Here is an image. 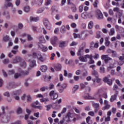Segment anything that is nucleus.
Here are the masks:
<instances>
[{
	"mask_svg": "<svg viewBox=\"0 0 124 124\" xmlns=\"http://www.w3.org/2000/svg\"><path fill=\"white\" fill-rule=\"evenodd\" d=\"M49 95L50 97V98L53 100H55V99H57V98L59 97L58 93H57L54 90H52L49 92Z\"/></svg>",
	"mask_w": 124,
	"mask_h": 124,
	"instance_id": "obj_1",
	"label": "nucleus"
},
{
	"mask_svg": "<svg viewBox=\"0 0 124 124\" xmlns=\"http://www.w3.org/2000/svg\"><path fill=\"white\" fill-rule=\"evenodd\" d=\"M33 57L34 58V59H38V60H39L42 62H44V59H43V57H42V55L40 53H36L35 52L33 53Z\"/></svg>",
	"mask_w": 124,
	"mask_h": 124,
	"instance_id": "obj_2",
	"label": "nucleus"
},
{
	"mask_svg": "<svg viewBox=\"0 0 124 124\" xmlns=\"http://www.w3.org/2000/svg\"><path fill=\"white\" fill-rule=\"evenodd\" d=\"M96 15L98 20H102V19H103V14H102L101 11H100L99 9L96 10Z\"/></svg>",
	"mask_w": 124,
	"mask_h": 124,
	"instance_id": "obj_3",
	"label": "nucleus"
},
{
	"mask_svg": "<svg viewBox=\"0 0 124 124\" xmlns=\"http://www.w3.org/2000/svg\"><path fill=\"white\" fill-rule=\"evenodd\" d=\"M92 106L93 107L94 113H97L98 110H99L100 106L99 103H92Z\"/></svg>",
	"mask_w": 124,
	"mask_h": 124,
	"instance_id": "obj_4",
	"label": "nucleus"
},
{
	"mask_svg": "<svg viewBox=\"0 0 124 124\" xmlns=\"http://www.w3.org/2000/svg\"><path fill=\"white\" fill-rule=\"evenodd\" d=\"M102 60H104L105 62L107 63L109 61H112V58L109 57L108 55H104L101 57Z\"/></svg>",
	"mask_w": 124,
	"mask_h": 124,
	"instance_id": "obj_5",
	"label": "nucleus"
},
{
	"mask_svg": "<svg viewBox=\"0 0 124 124\" xmlns=\"http://www.w3.org/2000/svg\"><path fill=\"white\" fill-rule=\"evenodd\" d=\"M22 61V59L20 56H16L14 59H13L12 62V63H18V62H20Z\"/></svg>",
	"mask_w": 124,
	"mask_h": 124,
	"instance_id": "obj_6",
	"label": "nucleus"
},
{
	"mask_svg": "<svg viewBox=\"0 0 124 124\" xmlns=\"http://www.w3.org/2000/svg\"><path fill=\"white\" fill-rule=\"evenodd\" d=\"M56 87H61L63 89H60L59 92L60 93H62V92L63 91V89L66 88V84L65 83H63L61 84V83H58Z\"/></svg>",
	"mask_w": 124,
	"mask_h": 124,
	"instance_id": "obj_7",
	"label": "nucleus"
},
{
	"mask_svg": "<svg viewBox=\"0 0 124 124\" xmlns=\"http://www.w3.org/2000/svg\"><path fill=\"white\" fill-rule=\"evenodd\" d=\"M119 62H118L119 65H123L124 63V53L122 54V56H120L118 57Z\"/></svg>",
	"mask_w": 124,
	"mask_h": 124,
	"instance_id": "obj_8",
	"label": "nucleus"
},
{
	"mask_svg": "<svg viewBox=\"0 0 124 124\" xmlns=\"http://www.w3.org/2000/svg\"><path fill=\"white\" fill-rule=\"evenodd\" d=\"M1 109L2 112H0V118L1 117V119H2V118H3L4 115H5V109H8V107H6L5 108H4V107L2 106L1 107Z\"/></svg>",
	"mask_w": 124,
	"mask_h": 124,
	"instance_id": "obj_9",
	"label": "nucleus"
},
{
	"mask_svg": "<svg viewBox=\"0 0 124 124\" xmlns=\"http://www.w3.org/2000/svg\"><path fill=\"white\" fill-rule=\"evenodd\" d=\"M1 120L3 123H6L9 122V120H10V118L9 117V116H5V114H4L3 116V118H2Z\"/></svg>",
	"mask_w": 124,
	"mask_h": 124,
	"instance_id": "obj_10",
	"label": "nucleus"
},
{
	"mask_svg": "<svg viewBox=\"0 0 124 124\" xmlns=\"http://www.w3.org/2000/svg\"><path fill=\"white\" fill-rule=\"evenodd\" d=\"M71 115L72 114L70 112H68L65 117L63 118L64 121L65 122H70V118H71Z\"/></svg>",
	"mask_w": 124,
	"mask_h": 124,
	"instance_id": "obj_11",
	"label": "nucleus"
},
{
	"mask_svg": "<svg viewBox=\"0 0 124 124\" xmlns=\"http://www.w3.org/2000/svg\"><path fill=\"white\" fill-rule=\"evenodd\" d=\"M19 72H20L21 75L23 76H28L30 74L29 70L21 71L20 69L18 70Z\"/></svg>",
	"mask_w": 124,
	"mask_h": 124,
	"instance_id": "obj_12",
	"label": "nucleus"
},
{
	"mask_svg": "<svg viewBox=\"0 0 124 124\" xmlns=\"http://www.w3.org/2000/svg\"><path fill=\"white\" fill-rule=\"evenodd\" d=\"M108 101L105 100H104V104L105 106L102 108V110L104 111V110H106V109H109L110 108V105L108 104Z\"/></svg>",
	"mask_w": 124,
	"mask_h": 124,
	"instance_id": "obj_13",
	"label": "nucleus"
},
{
	"mask_svg": "<svg viewBox=\"0 0 124 124\" xmlns=\"http://www.w3.org/2000/svg\"><path fill=\"white\" fill-rule=\"evenodd\" d=\"M104 81H105L106 83H107L108 85H109V86H111L112 84V79H109L107 77H106L105 78H104Z\"/></svg>",
	"mask_w": 124,
	"mask_h": 124,
	"instance_id": "obj_14",
	"label": "nucleus"
},
{
	"mask_svg": "<svg viewBox=\"0 0 124 124\" xmlns=\"http://www.w3.org/2000/svg\"><path fill=\"white\" fill-rule=\"evenodd\" d=\"M57 41H58V38L56 36H54L51 38L50 43L52 45H55Z\"/></svg>",
	"mask_w": 124,
	"mask_h": 124,
	"instance_id": "obj_15",
	"label": "nucleus"
},
{
	"mask_svg": "<svg viewBox=\"0 0 124 124\" xmlns=\"http://www.w3.org/2000/svg\"><path fill=\"white\" fill-rule=\"evenodd\" d=\"M118 92H117V93L114 94L113 95H112L110 99V102H114L116 99H117V96L118 95Z\"/></svg>",
	"mask_w": 124,
	"mask_h": 124,
	"instance_id": "obj_16",
	"label": "nucleus"
},
{
	"mask_svg": "<svg viewBox=\"0 0 124 124\" xmlns=\"http://www.w3.org/2000/svg\"><path fill=\"white\" fill-rule=\"evenodd\" d=\"M66 46H67V44L64 41H62L59 43V47H60V48H63L66 47Z\"/></svg>",
	"mask_w": 124,
	"mask_h": 124,
	"instance_id": "obj_17",
	"label": "nucleus"
},
{
	"mask_svg": "<svg viewBox=\"0 0 124 124\" xmlns=\"http://www.w3.org/2000/svg\"><path fill=\"white\" fill-rule=\"evenodd\" d=\"M20 93H22V90H18L13 92L12 93V95H19V94H20Z\"/></svg>",
	"mask_w": 124,
	"mask_h": 124,
	"instance_id": "obj_18",
	"label": "nucleus"
},
{
	"mask_svg": "<svg viewBox=\"0 0 124 124\" xmlns=\"http://www.w3.org/2000/svg\"><path fill=\"white\" fill-rule=\"evenodd\" d=\"M79 60L80 61V62H88V60L86 59L85 56H80L79 57Z\"/></svg>",
	"mask_w": 124,
	"mask_h": 124,
	"instance_id": "obj_19",
	"label": "nucleus"
},
{
	"mask_svg": "<svg viewBox=\"0 0 124 124\" xmlns=\"http://www.w3.org/2000/svg\"><path fill=\"white\" fill-rule=\"evenodd\" d=\"M47 69H48V68L47 67V66H46L45 65H43L42 66H41V67H40V70H41V71L42 72H46Z\"/></svg>",
	"mask_w": 124,
	"mask_h": 124,
	"instance_id": "obj_20",
	"label": "nucleus"
},
{
	"mask_svg": "<svg viewBox=\"0 0 124 124\" xmlns=\"http://www.w3.org/2000/svg\"><path fill=\"white\" fill-rule=\"evenodd\" d=\"M23 10L26 13H29L31 11V7L29 6H25L24 7Z\"/></svg>",
	"mask_w": 124,
	"mask_h": 124,
	"instance_id": "obj_21",
	"label": "nucleus"
},
{
	"mask_svg": "<svg viewBox=\"0 0 124 124\" xmlns=\"http://www.w3.org/2000/svg\"><path fill=\"white\" fill-rule=\"evenodd\" d=\"M105 45L106 46H107V47H109V46L110 45V41H109V38L106 37L105 38Z\"/></svg>",
	"mask_w": 124,
	"mask_h": 124,
	"instance_id": "obj_22",
	"label": "nucleus"
},
{
	"mask_svg": "<svg viewBox=\"0 0 124 124\" xmlns=\"http://www.w3.org/2000/svg\"><path fill=\"white\" fill-rule=\"evenodd\" d=\"M54 68L55 70H57V71H60V70L62 69V65L60 64H57L55 66Z\"/></svg>",
	"mask_w": 124,
	"mask_h": 124,
	"instance_id": "obj_23",
	"label": "nucleus"
},
{
	"mask_svg": "<svg viewBox=\"0 0 124 124\" xmlns=\"http://www.w3.org/2000/svg\"><path fill=\"white\" fill-rule=\"evenodd\" d=\"M60 31L61 33H65V32H66V29H65V26L64 25L61 27Z\"/></svg>",
	"mask_w": 124,
	"mask_h": 124,
	"instance_id": "obj_24",
	"label": "nucleus"
},
{
	"mask_svg": "<svg viewBox=\"0 0 124 124\" xmlns=\"http://www.w3.org/2000/svg\"><path fill=\"white\" fill-rule=\"evenodd\" d=\"M89 85V83L88 82H84V83H80V88L81 89H85L86 88V86H88Z\"/></svg>",
	"mask_w": 124,
	"mask_h": 124,
	"instance_id": "obj_25",
	"label": "nucleus"
},
{
	"mask_svg": "<svg viewBox=\"0 0 124 124\" xmlns=\"http://www.w3.org/2000/svg\"><path fill=\"white\" fill-rule=\"evenodd\" d=\"M84 52V47H81L78 49V56H82V53Z\"/></svg>",
	"mask_w": 124,
	"mask_h": 124,
	"instance_id": "obj_26",
	"label": "nucleus"
},
{
	"mask_svg": "<svg viewBox=\"0 0 124 124\" xmlns=\"http://www.w3.org/2000/svg\"><path fill=\"white\" fill-rule=\"evenodd\" d=\"M30 20L32 22H38V20H39V17H35L31 16Z\"/></svg>",
	"mask_w": 124,
	"mask_h": 124,
	"instance_id": "obj_27",
	"label": "nucleus"
},
{
	"mask_svg": "<svg viewBox=\"0 0 124 124\" xmlns=\"http://www.w3.org/2000/svg\"><path fill=\"white\" fill-rule=\"evenodd\" d=\"M55 88V85H54V84L53 83H50L48 85V87L47 86V90H49V91H51L53 90Z\"/></svg>",
	"mask_w": 124,
	"mask_h": 124,
	"instance_id": "obj_28",
	"label": "nucleus"
},
{
	"mask_svg": "<svg viewBox=\"0 0 124 124\" xmlns=\"http://www.w3.org/2000/svg\"><path fill=\"white\" fill-rule=\"evenodd\" d=\"M108 34L110 36L114 35L115 34V29H114V28H111L108 33Z\"/></svg>",
	"mask_w": 124,
	"mask_h": 124,
	"instance_id": "obj_29",
	"label": "nucleus"
},
{
	"mask_svg": "<svg viewBox=\"0 0 124 124\" xmlns=\"http://www.w3.org/2000/svg\"><path fill=\"white\" fill-rule=\"evenodd\" d=\"M3 40L5 42H7V41H9L10 40V38L8 35L4 36L3 38Z\"/></svg>",
	"mask_w": 124,
	"mask_h": 124,
	"instance_id": "obj_30",
	"label": "nucleus"
},
{
	"mask_svg": "<svg viewBox=\"0 0 124 124\" xmlns=\"http://www.w3.org/2000/svg\"><path fill=\"white\" fill-rule=\"evenodd\" d=\"M7 88L9 89L14 88V83L12 82L9 83L7 85Z\"/></svg>",
	"mask_w": 124,
	"mask_h": 124,
	"instance_id": "obj_31",
	"label": "nucleus"
},
{
	"mask_svg": "<svg viewBox=\"0 0 124 124\" xmlns=\"http://www.w3.org/2000/svg\"><path fill=\"white\" fill-rule=\"evenodd\" d=\"M92 75H93V76H95L96 78L98 77V73H97V72L94 70L93 71Z\"/></svg>",
	"mask_w": 124,
	"mask_h": 124,
	"instance_id": "obj_32",
	"label": "nucleus"
},
{
	"mask_svg": "<svg viewBox=\"0 0 124 124\" xmlns=\"http://www.w3.org/2000/svg\"><path fill=\"white\" fill-rule=\"evenodd\" d=\"M20 65L21 67L23 68H26L27 66V63L25 62H22L20 63Z\"/></svg>",
	"mask_w": 124,
	"mask_h": 124,
	"instance_id": "obj_33",
	"label": "nucleus"
},
{
	"mask_svg": "<svg viewBox=\"0 0 124 124\" xmlns=\"http://www.w3.org/2000/svg\"><path fill=\"white\" fill-rule=\"evenodd\" d=\"M93 27V21H90L88 24V29L92 30V29Z\"/></svg>",
	"mask_w": 124,
	"mask_h": 124,
	"instance_id": "obj_34",
	"label": "nucleus"
},
{
	"mask_svg": "<svg viewBox=\"0 0 124 124\" xmlns=\"http://www.w3.org/2000/svg\"><path fill=\"white\" fill-rule=\"evenodd\" d=\"M16 113H17V114H22V113H23V109H22V108H21L20 107H18L16 109Z\"/></svg>",
	"mask_w": 124,
	"mask_h": 124,
	"instance_id": "obj_35",
	"label": "nucleus"
},
{
	"mask_svg": "<svg viewBox=\"0 0 124 124\" xmlns=\"http://www.w3.org/2000/svg\"><path fill=\"white\" fill-rule=\"evenodd\" d=\"M74 38H79V39H81L82 38V35L78 34H76L75 33H74Z\"/></svg>",
	"mask_w": 124,
	"mask_h": 124,
	"instance_id": "obj_36",
	"label": "nucleus"
},
{
	"mask_svg": "<svg viewBox=\"0 0 124 124\" xmlns=\"http://www.w3.org/2000/svg\"><path fill=\"white\" fill-rule=\"evenodd\" d=\"M40 91L41 92H45L46 91H48V86H43L40 88Z\"/></svg>",
	"mask_w": 124,
	"mask_h": 124,
	"instance_id": "obj_37",
	"label": "nucleus"
},
{
	"mask_svg": "<svg viewBox=\"0 0 124 124\" xmlns=\"http://www.w3.org/2000/svg\"><path fill=\"white\" fill-rule=\"evenodd\" d=\"M42 3H43V0H37V4L38 6H41L42 5Z\"/></svg>",
	"mask_w": 124,
	"mask_h": 124,
	"instance_id": "obj_38",
	"label": "nucleus"
},
{
	"mask_svg": "<svg viewBox=\"0 0 124 124\" xmlns=\"http://www.w3.org/2000/svg\"><path fill=\"white\" fill-rule=\"evenodd\" d=\"M71 9L73 11V12H76V11H77L76 6H75V5H74V4H72V7H71Z\"/></svg>",
	"mask_w": 124,
	"mask_h": 124,
	"instance_id": "obj_39",
	"label": "nucleus"
},
{
	"mask_svg": "<svg viewBox=\"0 0 124 124\" xmlns=\"http://www.w3.org/2000/svg\"><path fill=\"white\" fill-rule=\"evenodd\" d=\"M78 89H79V86L78 85H75L73 88V93H75V92H76Z\"/></svg>",
	"mask_w": 124,
	"mask_h": 124,
	"instance_id": "obj_40",
	"label": "nucleus"
},
{
	"mask_svg": "<svg viewBox=\"0 0 124 124\" xmlns=\"http://www.w3.org/2000/svg\"><path fill=\"white\" fill-rule=\"evenodd\" d=\"M4 96H6L7 97H10V93L9 92L7 91L3 93Z\"/></svg>",
	"mask_w": 124,
	"mask_h": 124,
	"instance_id": "obj_41",
	"label": "nucleus"
},
{
	"mask_svg": "<svg viewBox=\"0 0 124 124\" xmlns=\"http://www.w3.org/2000/svg\"><path fill=\"white\" fill-rule=\"evenodd\" d=\"M29 80H31L30 78H28L25 79V82L24 83V86H25V87H29V82H28V81H29Z\"/></svg>",
	"mask_w": 124,
	"mask_h": 124,
	"instance_id": "obj_42",
	"label": "nucleus"
},
{
	"mask_svg": "<svg viewBox=\"0 0 124 124\" xmlns=\"http://www.w3.org/2000/svg\"><path fill=\"white\" fill-rule=\"evenodd\" d=\"M30 66H31V67H33V66H35V60H33L30 62Z\"/></svg>",
	"mask_w": 124,
	"mask_h": 124,
	"instance_id": "obj_43",
	"label": "nucleus"
},
{
	"mask_svg": "<svg viewBox=\"0 0 124 124\" xmlns=\"http://www.w3.org/2000/svg\"><path fill=\"white\" fill-rule=\"evenodd\" d=\"M64 62H65V64H68L69 65L71 63V62H72V61H71V60L68 61V60L65 59L64 60Z\"/></svg>",
	"mask_w": 124,
	"mask_h": 124,
	"instance_id": "obj_44",
	"label": "nucleus"
},
{
	"mask_svg": "<svg viewBox=\"0 0 124 124\" xmlns=\"http://www.w3.org/2000/svg\"><path fill=\"white\" fill-rule=\"evenodd\" d=\"M3 15H4V16H5L7 19H10V15H9V13H6L5 12H4L3 13Z\"/></svg>",
	"mask_w": 124,
	"mask_h": 124,
	"instance_id": "obj_45",
	"label": "nucleus"
},
{
	"mask_svg": "<svg viewBox=\"0 0 124 124\" xmlns=\"http://www.w3.org/2000/svg\"><path fill=\"white\" fill-rule=\"evenodd\" d=\"M81 17L83 19H86L88 17V15L87 13H83L81 14Z\"/></svg>",
	"mask_w": 124,
	"mask_h": 124,
	"instance_id": "obj_46",
	"label": "nucleus"
},
{
	"mask_svg": "<svg viewBox=\"0 0 124 124\" xmlns=\"http://www.w3.org/2000/svg\"><path fill=\"white\" fill-rule=\"evenodd\" d=\"M46 108V111H50L51 110V108H52V105H48L45 106Z\"/></svg>",
	"mask_w": 124,
	"mask_h": 124,
	"instance_id": "obj_47",
	"label": "nucleus"
},
{
	"mask_svg": "<svg viewBox=\"0 0 124 124\" xmlns=\"http://www.w3.org/2000/svg\"><path fill=\"white\" fill-rule=\"evenodd\" d=\"M46 28V29L47 30H48L49 31H50V30H51V24L50 23H48L47 24H46L45 25Z\"/></svg>",
	"mask_w": 124,
	"mask_h": 124,
	"instance_id": "obj_48",
	"label": "nucleus"
},
{
	"mask_svg": "<svg viewBox=\"0 0 124 124\" xmlns=\"http://www.w3.org/2000/svg\"><path fill=\"white\" fill-rule=\"evenodd\" d=\"M21 74L16 73L14 75L15 79H18L19 77H20Z\"/></svg>",
	"mask_w": 124,
	"mask_h": 124,
	"instance_id": "obj_49",
	"label": "nucleus"
},
{
	"mask_svg": "<svg viewBox=\"0 0 124 124\" xmlns=\"http://www.w3.org/2000/svg\"><path fill=\"white\" fill-rule=\"evenodd\" d=\"M43 11H44V8H41L39 9L37 11V13L39 14V13H42V12H43Z\"/></svg>",
	"mask_w": 124,
	"mask_h": 124,
	"instance_id": "obj_50",
	"label": "nucleus"
},
{
	"mask_svg": "<svg viewBox=\"0 0 124 124\" xmlns=\"http://www.w3.org/2000/svg\"><path fill=\"white\" fill-rule=\"evenodd\" d=\"M27 102H30L31 101V96L30 95H28L27 96Z\"/></svg>",
	"mask_w": 124,
	"mask_h": 124,
	"instance_id": "obj_51",
	"label": "nucleus"
},
{
	"mask_svg": "<svg viewBox=\"0 0 124 124\" xmlns=\"http://www.w3.org/2000/svg\"><path fill=\"white\" fill-rule=\"evenodd\" d=\"M113 90L116 92V93H117V92H118V90H119V88L117 85L115 84L113 86Z\"/></svg>",
	"mask_w": 124,
	"mask_h": 124,
	"instance_id": "obj_52",
	"label": "nucleus"
},
{
	"mask_svg": "<svg viewBox=\"0 0 124 124\" xmlns=\"http://www.w3.org/2000/svg\"><path fill=\"white\" fill-rule=\"evenodd\" d=\"M84 56L85 57V58L86 59V60L87 59H92L93 58V55H89V54H87V55H84Z\"/></svg>",
	"mask_w": 124,
	"mask_h": 124,
	"instance_id": "obj_53",
	"label": "nucleus"
},
{
	"mask_svg": "<svg viewBox=\"0 0 124 124\" xmlns=\"http://www.w3.org/2000/svg\"><path fill=\"white\" fill-rule=\"evenodd\" d=\"M15 73V71H14V70H9L8 71V74L9 75H12L13 74H14Z\"/></svg>",
	"mask_w": 124,
	"mask_h": 124,
	"instance_id": "obj_54",
	"label": "nucleus"
},
{
	"mask_svg": "<svg viewBox=\"0 0 124 124\" xmlns=\"http://www.w3.org/2000/svg\"><path fill=\"white\" fill-rule=\"evenodd\" d=\"M3 62L4 64H7V63H9V59H4Z\"/></svg>",
	"mask_w": 124,
	"mask_h": 124,
	"instance_id": "obj_55",
	"label": "nucleus"
},
{
	"mask_svg": "<svg viewBox=\"0 0 124 124\" xmlns=\"http://www.w3.org/2000/svg\"><path fill=\"white\" fill-rule=\"evenodd\" d=\"M50 23L49 22V21L47 18H45L44 19V24L45 25H47L48 24H49Z\"/></svg>",
	"mask_w": 124,
	"mask_h": 124,
	"instance_id": "obj_56",
	"label": "nucleus"
},
{
	"mask_svg": "<svg viewBox=\"0 0 124 124\" xmlns=\"http://www.w3.org/2000/svg\"><path fill=\"white\" fill-rule=\"evenodd\" d=\"M108 13L110 16H113L114 15V12L111 9L108 10Z\"/></svg>",
	"mask_w": 124,
	"mask_h": 124,
	"instance_id": "obj_57",
	"label": "nucleus"
},
{
	"mask_svg": "<svg viewBox=\"0 0 124 124\" xmlns=\"http://www.w3.org/2000/svg\"><path fill=\"white\" fill-rule=\"evenodd\" d=\"M100 70L101 73H105V68H104V67H101L100 68Z\"/></svg>",
	"mask_w": 124,
	"mask_h": 124,
	"instance_id": "obj_58",
	"label": "nucleus"
},
{
	"mask_svg": "<svg viewBox=\"0 0 124 124\" xmlns=\"http://www.w3.org/2000/svg\"><path fill=\"white\" fill-rule=\"evenodd\" d=\"M88 115L91 116V117H94V112L93 111H89L88 112Z\"/></svg>",
	"mask_w": 124,
	"mask_h": 124,
	"instance_id": "obj_59",
	"label": "nucleus"
},
{
	"mask_svg": "<svg viewBox=\"0 0 124 124\" xmlns=\"http://www.w3.org/2000/svg\"><path fill=\"white\" fill-rule=\"evenodd\" d=\"M20 3H21L20 0H16L15 4L16 6H19V5H20Z\"/></svg>",
	"mask_w": 124,
	"mask_h": 124,
	"instance_id": "obj_60",
	"label": "nucleus"
},
{
	"mask_svg": "<svg viewBox=\"0 0 124 124\" xmlns=\"http://www.w3.org/2000/svg\"><path fill=\"white\" fill-rule=\"evenodd\" d=\"M84 110L85 111H91V107L90 106H87L85 107Z\"/></svg>",
	"mask_w": 124,
	"mask_h": 124,
	"instance_id": "obj_61",
	"label": "nucleus"
},
{
	"mask_svg": "<svg viewBox=\"0 0 124 124\" xmlns=\"http://www.w3.org/2000/svg\"><path fill=\"white\" fill-rule=\"evenodd\" d=\"M6 6H7L8 7H13V4L11 2H8L6 4Z\"/></svg>",
	"mask_w": 124,
	"mask_h": 124,
	"instance_id": "obj_62",
	"label": "nucleus"
},
{
	"mask_svg": "<svg viewBox=\"0 0 124 124\" xmlns=\"http://www.w3.org/2000/svg\"><path fill=\"white\" fill-rule=\"evenodd\" d=\"M38 45L39 49H42V48L44 47L43 45H42L41 43H38Z\"/></svg>",
	"mask_w": 124,
	"mask_h": 124,
	"instance_id": "obj_63",
	"label": "nucleus"
},
{
	"mask_svg": "<svg viewBox=\"0 0 124 124\" xmlns=\"http://www.w3.org/2000/svg\"><path fill=\"white\" fill-rule=\"evenodd\" d=\"M11 124H22L21 123V121H17L15 122L12 123Z\"/></svg>",
	"mask_w": 124,
	"mask_h": 124,
	"instance_id": "obj_64",
	"label": "nucleus"
}]
</instances>
